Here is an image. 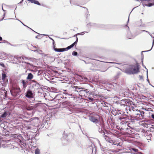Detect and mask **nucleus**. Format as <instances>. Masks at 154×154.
<instances>
[{
	"instance_id": "1",
	"label": "nucleus",
	"mask_w": 154,
	"mask_h": 154,
	"mask_svg": "<svg viewBox=\"0 0 154 154\" xmlns=\"http://www.w3.org/2000/svg\"><path fill=\"white\" fill-rule=\"evenodd\" d=\"M139 65L137 62L136 65H131L125 69V72L129 75L136 74L140 72Z\"/></svg>"
},
{
	"instance_id": "2",
	"label": "nucleus",
	"mask_w": 154,
	"mask_h": 154,
	"mask_svg": "<svg viewBox=\"0 0 154 154\" xmlns=\"http://www.w3.org/2000/svg\"><path fill=\"white\" fill-rule=\"evenodd\" d=\"M10 91L13 96L16 97L19 95L20 93L21 92V90L19 87L13 85L11 87Z\"/></svg>"
},
{
	"instance_id": "3",
	"label": "nucleus",
	"mask_w": 154,
	"mask_h": 154,
	"mask_svg": "<svg viewBox=\"0 0 154 154\" xmlns=\"http://www.w3.org/2000/svg\"><path fill=\"white\" fill-rule=\"evenodd\" d=\"M99 126H98V131L100 134H103V136L105 134L108 135V133L106 129L104 123L103 122H100Z\"/></svg>"
},
{
	"instance_id": "4",
	"label": "nucleus",
	"mask_w": 154,
	"mask_h": 154,
	"mask_svg": "<svg viewBox=\"0 0 154 154\" xmlns=\"http://www.w3.org/2000/svg\"><path fill=\"white\" fill-rule=\"evenodd\" d=\"M38 118L37 117H34L31 118L29 121H27L26 122L28 123L29 125H30L32 127H37L36 124H37L38 122Z\"/></svg>"
},
{
	"instance_id": "5",
	"label": "nucleus",
	"mask_w": 154,
	"mask_h": 154,
	"mask_svg": "<svg viewBox=\"0 0 154 154\" xmlns=\"http://www.w3.org/2000/svg\"><path fill=\"white\" fill-rule=\"evenodd\" d=\"M31 86L30 88H34L35 89H38L40 87V84L35 80L31 81L30 82Z\"/></svg>"
},
{
	"instance_id": "6",
	"label": "nucleus",
	"mask_w": 154,
	"mask_h": 154,
	"mask_svg": "<svg viewBox=\"0 0 154 154\" xmlns=\"http://www.w3.org/2000/svg\"><path fill=\"white\" fill-rule=\"evenodd\" d=\"M25 95L26 97L29 99L33 98L34 96V93L30 89H27Z\"/></svg>"
},
{
	"instance_id": "7",
	"label": "nucleus",
	"mask_w": 154,
	"mask_h": 154,
	"mask_svg": "<svg viewBox=\"0 0 154 154\" xmlns=\"http://www.w3.org/2000/svg\"><path fill=\"white\" fill-rule=\"evenodd\" d=\"M66 98L67 97H64L62 95V94H58L53 99V100L54 101H55L54 100H57V101L58 102H60V103H61L62 100H63L64 99H66Z\"/></svg>"
},
{
	"instance_id": "8",
	"label": "nucleus",
	"mask_w": 154,
	"mask_h": 154,
	"mask_svg": "<svg viewBox=\"0 0 154 154\" xmlns=\"http://www.w3.org/2000/svg\"><path fill=\"white\" fill-rule=\"evenodd\" d=\"M105 140L108 142L112 143V145H117V146L119 145V143H116L115 141L112 140L107 135H105L103 136Z\"/></svg>"
},
{
	"instance_id": "9",
	"label": "nucleus",
	"mask_w": 154,
	"mask_h": 154,
	"mask_svg": "<svg viewBox=\"0 0 154 154\" xmlns=\"http://www.w3.org/2000/svg\"><path fill=\"white\" fill-rule=\"evenodd\" d=\"M99 116L95 117L94 116H91L89 117L90 120L96 124H99L101 122L99 120Z\"/></svg>"
},
{
	"instance_id": "10",
	"label": "nucleus",
	"mask_w": 154,
	"mask_h": 154,
	"mask_svg": "<svg viewBox=\"0 0 154 154\" xmlns=\"http://www.w3.org/2000/svg\"><path fill=\"white\" fill-rule=\"evenodd\" d=\"M35 139L34 138V137H33L32 135H30L29 136V138L28 140L29 141L30 145L32 146V149H36V148H38L36 146V145L35 146L34 144H33L34 142H33L32 141L33 140H34Z\"/></svg>"
},
{
	"instance_id": "11",
	"label": "nucleus",
	"mask_w": 154,
	"mask_h": 154,
	"mask_svg": "<svg viewBox=\"0 0 154 154\" xmlns=\"http://www.w3.org/2000/svg\"><path fill=\"white\" fill-rule=\"evenodd\" d=\"M21 83L23 85V88L24 89L26 88L27 85L30 84V82H29L27 79L22 80Z\"/></svg>"
},
{
	"instance_id": "12",
	"label": "nucleus",
	"mask_w": 154,
	"mask_h": 154,
	"mask_svg": "<svg viewBox=\"0 0 154 154\" xmlns=\"http://www.w3.org/2000/svg\"><path fill=\"white\" fill-rule=\"evenodd\" d=\"M6 77V75L5 73H2V79L3 81V83L2 84L3 85L4 84L5 85L6 84H7L8 80L5 79Z\"/></svg>"
},
{
	"instance_id": "13",
	"label": "nucleus",
	"mask_w": 154,
	"mask_h": 154,
	"mask_svg": "<svg viewBox=\"0 0 154 154\" xmlns=\"http://www.w3.org/2000/svg\"><path fill=\"white\" fill-rule=\"evenodd\" d=\"M8 114V112L7 111H5L4 113H3L1 116L0 117V123H1V125H3L4 124H5V123H6V122H4L2 123V122L1 121V119H2V118H5L6 117V116H7Z\"/></svg>"
},
{
	"instance_id": "14",
	"label": "nucleus",
	"mask_w": 154,
	"mask_h": 154,
	"mask_svg": "<svg viewBox=\"0 0 154 154\" xmlns=\"http://www.w3.org/2000/svg\"><path fill=\"white\" fill-rule=\"evenodd\" d=\"M66 100L65 99H64L62 100L61 103L63 106H70L71 105V102L69 101H66Z\"/></svg>"
},
{
	"instance_id": "15",
	"label": "nucleus",
	"mask_w": 154,
	"mask_h": 154,
	"mask_svg": "<svg viewBox=\"0 0 154 154\" xmlns=\"http://www.w3.org/2000/svg\"><path fill=\"white\" fill-rule=\"evenodd\" d=\"M87 26L89 28L94 27H99V26L98 24L94 23H89L87 24Z\"/></svg>"
},
{
	"instance_id": "16",
	"label": "nucleus",
	"mask_w": 154,
	"mask_h": 154,
	"mask_svg": "<svg viewBox=\"0 0 154 154\" xmlns=\"http://www.w3.org/2000/svg\"><path fill=\"white\" fill-rule=\"evenodd\" d=\"M55 44L53 45V48L54 51L57 52H63L64 51L63 48H55Z\"/></svg>"
},
{
	"instance_id": "17",
	"label": "nucleus",
	"mask_w": 154,
	"mask_h": 154,
	"mask_svg": "<svg viewBox=\"0 0 154 154\" xmlns=\"http://www.w3.org/2000/svg\"><path fill=\"white\" fill-rule=\"evenodd\" d=\"M14 58H15V59H16L17 60H18V63H26L27 64L29 65H32L31 64H30L29 63L26 62H25V61H20L19 60V59H21V57H17V56H14Z\"/></svg>"
},
{
	"instance_id": "18",
	"label": "nucleus",
	"mask_w": 154,
	"mask_h": 154,
	"mask_svg": "<svg viewBox=\"0 0 154 154\" xmlns=\"http://www.w3.org/2000/svg\"><path fill=\"white\" fill-rule=\"evenodd\" d=\"M135 36L132 34L130 31H128L127 34V37L129 39H131L134 38Z\"/></svg>"
},
{
	"instance_id": "19",
	"label": "nucleus",
	"mask_w": 154,
	"mask_h": 154,
	"mask_svg": "<svg viewBox=\"0 0 154 154\" xmlns=\"http://www.w3.org/2000/svg\"><path fill=\"white\" fill-rule=\"evenodd\" d=\"M24 128L26 130H33V127H32L30 125H29L28 123L25 126Z\"/></svg>"
},
{
	"instance_id": "20",
	"label": "nucleus",
	"mask_w": 154,
	"mask_h": 154,
	"mask_svg": "<svg viewBox=\"0 0 154 154\" xmlns=\"http://www.w3.org/2000/svg\"><path fill=\"white\" fill-rule=\"evenodd\" d=\"M33 76L32 74L31 73H29L28 74V76L26 78V79L29 80H31L33 78Z\"/></svg>"
},
{
	"instance_id": "21",
	"label": "nucleus",
	"mask_w": 154,
	"mask_h": 154,
	"mask_svg": "<svg viewBox=\"0 0 154 154\" xmlns=\"http://www.w3.org/2000/svg\"><path fill=\"white\" fill-rule=\"evenodd\" d=\"M83 89V88H82V90H81L80 91H81L80 93V94H85V93L87 94L88 93V89Z\"/></svg>"
},
{
	"instance_id": "22",
	"label": "nucleus",
	"mask_w": 154,
	"mask_h": 154,
	"mask_svg": "<svg viewBox=\"0 0 154 154\" xmlns=\"http://www.w3.org/2000/svg\"><path fill=\"white\" fill-rule=\"evenodd\" d=\"M99 144L100 146V149H101V150L103 152H102V154H104V153H105L106 152V149H105L102 146H101L100 143V141L99 142Z\"/></svg>"
},
{
	"instance_id": "23",
	"label": "nucleus",
	"mask_w": 154,
	"mask_h": 154,
	"mask_svg": "<svg viewBox=\"0 0 154 154\" xmlns=\"http://www.w3.org/2000/svg\"><path fill=\"white\" fill-rule=\"evenodd\" d=\"M139 112H140V114L137 113V115L139 116H140V115L143 119L144 118V112L143 111L141 110H139Z\"/></svg>"
},
{
	"instance_id": "24",
	"label": "nucleus",
	"mask_w": 154,
	"mask_h": 154,
	"mask_svg": "<svg viewBox=\"0 0 154 154\" xmlns=\"http://www.w3.org/2000/svg\"><path fill=\"white\" fill-rule=\"evenodd\" d=\"M25 108L28 111H31L34 108V107L32 106H26Z\"/></svg>"
},
{
	"instance_id": "25",
	"label": "nucleus",
	"mask_w": 154,
	"mask_h": 154,
	"mask_svg": "<svg viewBox=\"0 0 154 154\" xmlns=\"http://www.w3.org/2000/svg\"><path fill=\"white\" fill-rule=\"evenodd\" d=\"M122 102H124L125 104L128 103V104H131V102L128 99L123 100H121Z\"/></svg>"
},
{
	"instance_id": "26",
	"label": "nucleus",
	"mask_w": 154,
	"mask_h": 154,
	"mask_svg": "<svg viewBox=\"0 0 154 154\" xmlns=\"http://www.w3.org/2000/svg\"><path fill=\"white\" fill-rule=\"evenodd\" d=\"M78 42V38L77 37H76V41L73 43L70 46L72 48L75 45H76V44H77Z\"/></svg>"
},
{
	"instance_id": "27",
	"label": "nucleus",
	"mask_w": 154,
	"mask_h": 154,
	"mask_svg": "<svg viewBox=\"0 0 154 154\" xmlns=\"http://www.w3.org/2000/svg\"><path fill=\"white\" fill-rule=\"evenodd\" d=\"M90 31V30H89L88 31V32H81V33H77L76 34L74 35V37H75V36H76V37H77V36L78 35H84L85 34V32H86V33H88L89 32V31Z\"/></svg>"
},
{
	"instance_id": "28",
	"label": "nucleus",
	"mask_w": 154,
	"mask_h": 154,
	"mask_svg": "<svg viewBox=\"0 0 154 154\" xmlns=\"http://www.w3.org/2000/svg\"><path fill=\"white\" fill-rule=\"evenodd\" d=\"M143 54H142V59H141V60H142V65L145 68V69L146 70V72L147 71H148V69L146 68L145 66L144 65L143 63Z\"/></svg>"
},
{
	"instance_id": "29",
	"label": "nucleus",
	"mask_w": 154,
	"mask_h": 154,
	"mask_svg": "<svg viewBox=\"0 0 154 154\" xmlns=\"http://www.w3.org/2000/svg\"><path fill=\"white\" fill-rule=\"evenodd\" d=\"M35 154H40V149L38 148H36L35 150Z\"/></svg>"
},
{
	"instance_id": "30",
	"label": "nucleus",
	"mask_w": 154,
	"mask_h": 154,
	"mask_svg": "<svg viewBox=\"0 0 154 154\" xmlns=\"http://www.w3.org/2000/svg\"><path fill=\"white\" fill-rule=\"evenodd\" d=\"M72 48V47L70 45L68 46L66 48H63V50H64V51H68V50Z\"/></svg>"
},
{
	"instance_id": "31",
	"label": "nucleus",
	"mask_w": 154,
	"mask_h": 154,
	"mask_svg": "<svg viewBox=\"0 0 154 154\" xmlns=\"http://www.w3.org/2000/svg\"><path fill=\"white\" fill-rule=\"evenodd\" d=\"M140 1L142 2V4L143 6L144 7L145 5H146V2L145 1H147L148 2V0H140Z\"/></svg>"
},
{
	"instance_id": "32",
	"label": "nucleus",
	"mask_w": 154,
	"mask_h": 154,
	"mask_svg": "<svg viewBox=\"0 0 154 154\" xmlns=\"http://www.w3.org/2000/svg\"><path fill=\"white\" fill-rule=\"evenodd\" d=\"M154 39H153V42H152V47L151 49L150 50H149L142 51V53L143 52H148V51H151L152 50V47H153V46L154 45Z\"/></svg>"
},
{
	"instance_id": "33",
	"label": "nucleus",
	"mask_w": 154,
	"mask_h": 154,
	"mask_svg": "<svg viewBox=\"0 0 154 154\" xmlns=\"http://www.w3.org/2000/svg\"><path fill=\"white\" fill-rule=\"evenodd\" d=\"M78 53L75 51H73L72 53V55L75 56H77L78 55Z\"/></svg>"
},
{
	"instance_id": "34",
	"label": "nucleus",
	"mask_w": 154,
	"mask_h": 154,
	"mask_svg": "<svg viewBox=\"0 0 154 154\" xmlns=\"http://www.w3.org/2000/svg\"><path fill=\"white\" fill-rule=\"evenodd\" d=\"M78 89L77 90L76 92H77V93H78L79 94V93H80V92H81V91H80L81 90H82V88H80V87L78 86Z\"/></svg>"
},
{
	"instance_id": "35",
	"label": "nucleus",
	"mask_w": 154,
	"mask_h": 154,
	"mask_svg": "<svg viewBox=\"0 0 154 154\" xmlns=\"http://www.w3.org/2000/svg\"><path fill=\"white\" fill-rule=\"evenodd\" d=\"M148 71H146V76H147V82H148V83H149V84L150 85H151V86H152V87H154V86H153L150 83V82H149V80L148 79Z\"/></svg>"
},
{
	"instance_id": "36",
	"label": "nucleus",
	"mask_w": 154,
	"mask_h": 154,
	"mask_svg": "<svg viewBox=\"0 0 154 154\" xmlns=\"http://www.w3.org/2000/svg\"><path fill=\"white\" fill-rule=\"evenodd\" d=\"M153 5H154V3H149L148 4H147V5H145V6H148V7H151L152 6H153Z\"/></svg>"
},
{
	"instance_id": "37",
	"label": "nucleus",
	"mask_w": 154,
	"mask_h": 154,
	"mask_svg": "<svg viewBox=\"0 0 154 154\" xmlns=\"http://www.w3.org/2000/svg\"><path fill=\"white\" fill-rule=\"evenodd\" d=\"M46 35H45V34L42 35V34H39V35H38V38L40 39L42 37L43 35V36H45Z\"/></svg>"
},
{
	"instance_id": "38",
	"label": "nucleus",
	"mask_w": 154,
	"mask_h": 154,
	"mask_svg": "<svg viewBox=\"0 0 154 154\" xmlns=\"http://www.w3.org/2000/svg\"><path fill=\"white\" fill-rule=\"evenodd\" d=\"M73 88L74 92H76L77 90L78 89V86H74L73 87Z\"/></svg>"
},
{
	"instance_id": "39",
	"label": "nucleus",
	"mask_w": 154,
	"mask_h": 154,
	"mask_svg": "<svg viewBox=\"0 0 154 154\" xmlns=\"http://www.w3.org/2000/svg\"><path fill=\"white\" fill-rule=\"evenodd\" d=\"M81 77L83 81H86L88 80V79L86 77H84L83 78L82 76H81Z\"/></svg>"
},
{
	"instance_id": "40",
	"label": "nucleus",
	"mask_w": 154,
	"mask_h": 154,
	"mask_svg": "<svg viewBox=\"0 0 154 154\" xmlns=\"http://www.w3.org/2000/svg\"><path fill=\"white\" fill-rule=\"evenodd\" d=\"M131 149L136 152H137L138 151V149L135 148H131Z\"/></svg>"
},
{
	"instance_id": "41",
	"label": "nucleus",
	"mask_w": 154,
	"mask_h": 154,
	"mask_svg": "<svg viewBox=\"0 0 154 154\" xmlns=\"http://www.w3.org/2000/svg\"><path fill=\"white\" fill-rule=\"evenodd\" d=\"M127 119V117H123L122 116H121L119 117V119L121 120L123 119Z\"/></svg>"
},
{
	"instance_id": "42",
	"label": "nucleus",
	"mask_w": 154,
	"mask_h": 154,
	"mask_svg": "<svg viewBox=\"0 0 154 154\" xmlns=\"http://www.w3.org/2000/svg\"><path fill=\"white\" fill-rule=\"evenodd\" d=\"M111 152H112L115 153L116 152V151L114 150H109V152L110 153Z\"/></svg>"
},
{
	"instance_id": "43",
	"label": "nucleus",
	"mask_w": 154,
	"mask_h": 154,
	"mask_svg": "<svg viewBox=\"0 0 154 154\" xmlns=\"http://www.w3.org/2000/svg\"><path fill=\"white\" fill-rule=\"evenodd\" d=\"M12 60L14 61V62L13 63H17V64L18 63V61L17 60H16L14 58L13 60Z\"/></svg>"
},
{
	"instance_id": "44",
	"label": "nucleus",
	"mask_w": 154,
	"mask_h": 154,
	"mask_svg": "<svg viewBox=\"0 0 154 154\" xmlns=\"http://www.w3.org/2000/svg\"><path fill=\"white\" fill-rule=\"evenodd\" d=\"M40 103H36L35 104V105H34V108H36L39 105Z\"/></svg>"
},
{
	"instance_id": "45",
	"label": "nucleus",
	"mask_w": 154,
	"mask_h": 154,
	"mask_svg": "<svg viewBox=\"0 0 154 154\" xmlns=\"http://www.w3.org/2000/svg\"><path fill=\"white\" fill-rule=\"evenodd\" d=\"M0 65L3 68L5 67V65L3 63H0Z\"/></svg>"
},
{
	"instance_id": "46",
	"label": "nucleus",
	"mask_w": 154,
	"mask_h": 154,
	"mask_svg": "<svg viewBox=\"0 0 154 154\" xmlns=\"http://www.w3.org/2000/svg\"><path fill=\"white\" fill-rule=\"evenodd\" d=\"M69 95H71V96H72L73 97V98H77V97H78V96H76V95H75V96H74V95H72V94H71V95H70V94H69Z\"/></svg>"
},
{
	"instance_id": "47",
	"label": "nucleus",
	"mask_w": 154,
	"mask_h": 154,
	"mask_svg": "<svg viewBox=\"0 0 154 154\" xmlns=\"http://www.w3.org/2000/svg\"><path fill=\"white\" fill-rule=\"evenodd\" d=\"M8 42L6 40H4L3 41V42H0V43H7Z\"/></svg>"
},
{
	"instance_id": "48",
	"label": "nucleus",
	"mask_w": 154,
	"mask_h": 154,
	"mask_svg": "<svg viewBox=\"0 0 154 154\" xmlns=\"http://www.w3.org/2000/svg\"><path fill=\"white\" fill-rule=\"evenodd\" d=\"M49 38L50 39H51V40H52L53 41V45L54 44H55L54 41V40L53 38H51V37H49Z\"/></svg>"
},
{
	"instance_id": "49",
	"label": "nucleus",
	"mask_w": 154,
	"mask_h": 154,
	"mask_svg": "<svg viewBox=\"0 0 154 154\" xmlns=\"http://www.w3.org/2000/svg\"><path fill=\"white\" fill-rule=\"evenodd\" d=\"M17 20H19V21H20L21 23L24 26H26L28 28H29L28 26H27L26 25H25L23 23H22L20 20H18V19H17Z\"/></svg>"
},
{
	"instance_id": "50",
	"label": "nucleus",
	"mask_w": 154,
	"mask_h": 154,
	"mask_svg": "<svg viewBox=\"0 0 154 154\" xmlns=\"http://www.w3.org/2000/svg\"><path fill=\"white\" fill-rule=\"evenodd\" d=\"M49 57L50 58H51L52 59V61H54L55 60V59L54 58V57L52 56H50Z\"/></svg>"
},
{
	"instance_id": "51",
	"label": "nucleus",
	"mask_w": 154,
	"mask_h": 154,
	"mask_svg": "<svg viewBox=\"0 0 154 154\" xmlns=\"http://www.w3.org/2000/svg\"><path fill=\"white\" fill-rule=\"evenodd\" d=\"M141 32H147L149 34H150V33L149 32H148L147 31L145 30H141Z\"/></svg>"
},
{
	"instance_id": "52",
	"label": "nucleus",
	"mask_w": 154,
	"mask_h": 154,
	"mask_svg": "<svg viewBox=\"0 0 154 154\" xmlns=\"http://www.w3.org/2000/svg\"><path fill=\"white\" fill-rule=\"evenodd\" d=\"M139 77H140V79H143V76H142L140 75H139Z\"/></svg>"
},
{
	"instance_id": "53",
	"label": "nucleus",
	"mask_w": 154,
	"mask_h": 154,
	"mask_svg": "<svg viewBox=\"0 0 154 154\" xmlns=\"http://www.w3.org/2000/svg\"><path fill=\"white\" fill-rule=\"evenodd\" d=\"M64 91L63 92V93L64 94H68V93L66 92V90H64Z\"/></svg>"
},
{
	"instance_id": "54",
	"label": "nucleus",
	"mask_w": 154,
	"mask_h": 154,
	"mask_svg": "<svg viewBox=\"0 0 154 154\" xmlns=\"http://www.w3.org/2000/svg\"><path fill=\"white\" fill-rule=\"evenodd\" d=\"M43 127H44V126H43L42 125H41V126H40V127H39V129H41V128H43Z\"/></svg>"
},
{
	"instance_id": "55",
	"label": "nucleus",
	"mask_w": 154,
	"mask_h": 154,
	"mask_svg": "<svg viewBox=\"0 0 154 154\" xmlns=\"http://www.w3.org/2000/svg\"><path fill=\"white\" fill-rule=\"evenodd\" d=\"M151 117L154 119V114H152L151 115Z\"/></svg>"
},
{
	"instance_id": "56",
	"label": "nucleus",
	"mask_w": 154,
	"mask_h": 154,
	"mask_svg": "<svg viewBox=\"0 0 154 154\" xmlns=\"http://www.w3.org/2000/svg\"><path fill=\"white\" fill-rule=\"evenodd\" d=\"M5 13H4V14H3L4 17H3V18L2 19L0 20V21H2V20H3V19H4V17L5 16Z\"/></svg>"
},
{
	"instance_id": "57",
	"label": "nucleus",
	"mask_w": 154,
	"mask_h": 154,
	"mask_svg": "<svg viewBox=\"0 0 154 154\" xmlns=\"http://www.w3.org/2000/svg\"><path fill=\"white\" fill-rule=\"evenodd\" d=\"M89 99L91 100V101H93V99L92 98H89Z\"/></svg>"
},
{
	"instance_id": "58",
	"label": "nucleus",
	"mask_w": 154,
	"mask_h": 154,
	"mask_svg": "<svg viewBox=\"0 0 154 154\" xmlns=\"http://www.w3.org/2000/svg\"><path fill=\"white\" fill-rule=\"evenodd\" d=\"M136 1H137V2H139V5H140V4H141V3L139 2V0H135Z\"/></svg>"
},
{
	"instance_id": "59",
	"label": "nucleus",
	"mask_w": 154,
	"mask_h": 154,
	"mask_svg": "<svg viewBox=\"0 0 154 154\" xmlns=\"http://www.w3.org/2000/svg\"><path fill=\"white\" fill-rule=\"evenodd\" d=\"M142 27H144V25L143 24H142V23H141L140 25Z\"/></svg>"
},
{
	"instance_id": "60",
	"label": "nucleus",
	"mask_w": 154,
	"mask_h": 154,
	"mask_svg": "<svg viewBox=\"0 0 154 154\" xmlns=\"http://www.w3.org/2000/svg\"><path fill=\"white\" fill-rule=\"evenodd\" d=\"M148 2L150 1L151 2H154V0H148Z\"/></svg>"
},
{
	"instance_id": "61",
	"label": "nucleus",
	"mask_w": 154,
	"mask_h": 154,
	"mask_svg": "<svg viewBox=\"0 0 154 154\" xmlns=\"http://www.w3.org/2000/svg\"><path fill=\"white\" fill-rule=\"evenodd\" d=\"M31 46H32V47H33L34 48H37V47H36V46H33V45H31Z\"/></svg>"
},
{
	"instance_id": "62",
	"label": "nucleus",
	"mask_w": 154,
	"mask_h": 154,
	"mask_svg": "<svg viewBox=\"0 0 154 154\" xmlns=\"http://www.w3.org/2000/svg\"><path fill=\"white\" fill-rule=\"evenodd\" d=\"M7 44L8 45H12L9 42H8Z\"/></svg>"
},
{
	"instance_id": "63",
	"label": "nucleus",
	"mask_w": 154,
	"mask_h": 154,
	"mask_svg": "<svg viewBox=\"0 0 154 154\" xmlns=\"http://www.w3.org/2000/svg\"><path fill=\"white\" fill-rule=\"evenodd\" d=\"M2 38L1 36H0V41H2Z\"/></svg>"
},
{
	"instance_id": "64",
	"label": "nucleus",
	"mask_w": 154,
	"mask_h": 154,
	"mask_svg": "<svg viewBox=\"0 0 154 154\" xmlns=\"http://www.w3.org/2000/svg\"><path fill=\"white\" fill-rule=\"evenodd\" d=\"M121 106L122 105V106H125L126 105L125 104H124L123 103H122V104H121Z\"/></svg>"
}]
</instances>
